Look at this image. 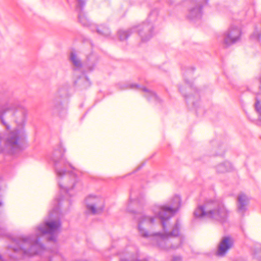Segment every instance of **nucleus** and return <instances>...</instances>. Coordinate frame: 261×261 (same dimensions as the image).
Masks as SVG:
<instances>
[{"label": "nucleus", "instance_id": "nucleus-1", "mask_svg": "<svg viewBox=\"0 0 261 261\" xmlns=\"http://www.w3.org/2000/svg\"><path fill=\"white\" fill-rule=\"evenodd\" d=\"M154 222V218L152 216L142 215L138 217V229L143 237L148 238L152 236L153 245L164 251L176 250L181 246L183 237L168 239L166 236H162L160 232L149 234L146 229L152 225Z\"/></svg>", "mask_w": 261, "mask_h": 261}, {"label": "nucleus", "instance_id": "nucleus-2", "mask_svg": "<svg viewBox=\"0 0 261 261\" xmlns=\"http://www.w3.org/2000/svg\"><path fill=\"white\" fill-rule=\"evenodd\" d=\"M28 115L27 108L20 101H14L9 104L0 106V121L7 130L11 129L9 122L13 121L17 127L23 128Z\"/></svg>", "mask_w": 261, "mask_h": 261}, {"label": "nucleus", "instance_id": "nucleus-3", "mask_svg": "<svg viewBox=\"0 0 261 261\" xmlns=\"http://www.w3.org/2000/svg\"><path fill=\"white\" fill-rule=\"evenodd\" d=\"M194 214L197 218H207L223 222L228 218L229 211L220 199H210L203 205L198 206Z\"/></svg>", "mask_w": 261, "mask_h": 261}, {"label": "nucleus", "instance_id": "nucleus-4", "mask_svg": "<svg viewBox=\"0 0 261 261\" xmlns=\"http://www.w3.org/2000/svg\"><path fill=\"white\" fill-rule=\"evenodd\" d=\"M24 137L23 128L10 130L4 139L0 133V155L15 154L22 150L21 143Z\"/></svg>", "mask_w": 261, "mask_h": 261}, {"label": "nucleus", "instance_id": "nucleus-5", "mask_svg": "<svg viewBox=\"0 0 261 261\" xmlns=\"http://www.w3.org/2000/svg\"><path fill=\"white\" fill-rule=\"evenodd\" d=\"M14 243L17 246L13 248L14 251H22L23 254L28 256L38 254L43 249L38 239H32L30 237H20Z\"/></svg>", "mask_w": 261, "mask_h": 261}, {"label": "nucleus", "instance_id": "nucleus-6", "mask_svg": "<svg viewBox=\"0 0 261 261\" xmlns=\"http://www.w3.org/2000/svg\"><path fill=\"white\" fill-rule=\"evenodd\" d=\"M180 197L176 195L171 200L170 205H155L153 207V212L161 220L164 230L165 221L169 220L178 210L180 206Z\"/></svg>", "mask_w": 261, "mask_h": 261}, {"label": "nucleus", "instance_id": "nucleus-7", "mask_svg": "<svg viewBox=\"0 0 261 261\" xmlns=\"http://www.w3.org/2000/svg\"><path fill=\"white\" fill-rule=\"evenodd\" d=\"M61 226L59 220L46 221L38 227V230L40 234H48L50 237L48 238L49 241H55L57 234Z\"/></svg>", "mask_w": 261, "mask_h": 261}, {"label": "nucleus", "instance_id": "nucleus-8", "mask_svg": "<svg viewBox=\"0 0 261 261\" xmlns=\"http://www.w3.org/2000/svg\"><path fill=\"white\" fill-rule=\"evenodd\" d=\"M87 208L93 214H99L104 208V199L100 197L89 196L86 199Z\"/></svg>", "mask_w": 261, "mask_h": 261}, {"label": "nucleus", "instance_id": "nucleus-9", "mask_svg": "<svg viewBox=\"0 0 261 261\" xmlns=\"http://www.w3.org/2000/svg\"><path fill=\"white\" fill-rule=\"evenodd\" d=\"M241 32L240 29L236 26L231 25L224 34V43L228 46L239 40Z\"/></svg>", "mask_w": 261, "mask_h": 261}, {"label": "nucleus", "instance_id": "nucleus-10", "mask_svg": "<svg viewBox=\"0 0 261 261\" xmlns=\"http://www.w3.org/2000/svg\"><path fill=\"white\" fill-rule=\"evenodd\" d=\"M233 241L231 238L225 237L220 241L216 252L217 256L223 257L225 255L228 251L232 248Z\"/></svg>", "mask_w": 261, "mask_h": 261}, {"label": "nucleus", "instance_id": "nucleus-11", "mask_svg": "<svg viewBox=\"0 0 261 261\" xmlns=\"http://www.w3.org/2000/svg\"><path fill=\"white\" fill-rule=\"evenodd\" d=\"M237 201L238 211L241 215H244L247 210V206L249 199L246 195L241 193L238 196Z\"/></svg>", "mask_w": 261, "mask_h": 261}, {"label": "nucleus", "instance_id": "nucleus-12", "mask_svg": "<svg viewBox=\"0 0 261 261\" xmlns=\"http://www.w3.org/2000/svg\"><path fill=\"white\" fill-rule=\"evenodd\" d=\"M59 184L61 189H64L66 191H68L74 187V180L70 179V177H66L63 181H59Z\"/></svg>", "mask_w": 261, "mask_h": 261}, {"label": "nucleus", "instance_id": "nucleus-13", "mask_svg": "<svg viewBox=\"0 0 261 261\" xmlns=\"http://www.w3.org/2000/svg\"><path fill=\"white\" fill-rule=\"evenodd\" d=\"M60 164H63L64 166L66 167L67 166H69L71 168H72L71 164L67 161H66L65 160H64L62 157L61 160V161L60 163H56L55 166L56 168V171L57 175L59 177H62L63 175H64L66 171L65 170H63L61 168V167H60Z\"/></svg>", "mask_w": 261, "mask_h": 261}, {"label": "nucleus", "instance_id": "nucleus-14", "mask_svg": "<svg viewBox=\"0 0 261 261\" xmlns=\"http://www.w3.org/2000/svg\"><path fill=\"white\" fill-rule=\"evenodd\" d=\"M179 225L177 223L174 226L172 231L170 232H165L164 234L161 233V234L163 236H166L168 237V239L172 238L183 237L179 233Z\"/></svg>", "mask_w": 261, "mask_h": 261}, {"label": "nucleus", "instance_id": "nucleus-15", "mask_svg": "<svg viewBox=\"0 0 261 261\" xmlns=\"http://www.w3.org/2000/svg\"><path fill=\"white\" fill-rule=\"evenodd\" d=\"M70 61L73 66L77 69H79L82 66V63L74 51H71L70 55Z\"/></svg>", "mask_w": 261, "mask_h": 261}, {"label": "nucleus", "instance_id": "nucleus-16", "mask_svg": "<svg viewBox=\"0 0 261 261\" xmlns=\"http://www.w3.org/2000/svg\"><path fill=\"white\" fill-rule=\"evenodd\" d=\"M96 32L98 34L106 37L109 36L110 34L109 28L103 24L98 25L96 27Z\"/></svg>", "mask_w": 261, "mask_h": 261}, {"label": "nucleus", "instance_id": "nucleus-17", "mask_svg": "<svg viewBox=\"0 0 261 261\" xmlns=\"http://www.w3.org/2000/svg\"><path fill=\"white\" fill-rule=\"evenodd\" d=\"M201 16V7L200 6L192 9L190 11L191 18H200Z\"/></svg>", "mask_w": 261, "mask_h": 261}, {"label": "nucleus", "instance_id": "nucleus-18", "mask_svg": "<svg viewBox=\"0 0 261 261\" xmlns=\"http://www.w3.org/2000/svg\"><path fill=\"white\" fill-rule=\"evenodd\" d=\"M79 19L80 22L85 26H88L90 24V21L84 13H80L79 15Z\"/></svg>", "mask_w": 261, "mask_h": 261}, {"label": "nucleus", "instance_id": "nucleus-19", "mask_svg": "<svg viewBox=\"0 0 261 261\" xmlns=\"http://www.w3.org/2000/svg\"><path fill=\"white\" fill-rule=\"evenodd\" d=\"M135 207L136 209V211L137 212H139V207L140 205L139 204V202L137 201H133L131 202V203L129 204L128 207V211L130 212L135 213L136 212V210H132V208Z\"/></svg>", "mask_w": 261, "mask_h": 261}, {"label": "nucleus", "instance_id": "nucleus-20", "mask_svg": "<svg viewBox=\"0 0 261 261\" xmlns=\"http://www.w3.org/2000/svg\"><path fill=\"white\" fill-rule=\"evenodd\" d=\"M119 38L120 40H124L126 39L128 36L129 35V33L128 31H119L118 32Z\"/></svg>", "mask_w": 261, "mask_h": 261}, {"label": "nucleus", "instance_id": "nucleus-21", "mask_svg": "<svg viewBox=\"0 0 261 261\" xmlns=\"http://www.w3.org/2000/svg\"><path fill=\"white\" fill-rule=\"evenodd\" d=\"M253 257L259 261H261V247L256 248L254 252Z\"/></svg>", "mask_w": 261, "mask_h": 261}, {"label": "nucleus", "instance_id": "nucleus-22", "mask_svg": "<svg viewBox=\"0 0 261 261\" xmlns=\"http://www.w3.org/2000/svg\"><path fill=\"white\" fill-rule=\"evenodd\" d=\"M217 170L219 172H224L227 171L224 164H221L219 165L217 168Z\"/></svg>", "mask_w": 261, "mask_h": 261}, {"label": "nucleus", "instance_id": "nucleus-23", "mask_svg": "<svg viewBox=\"0 0 261 261\" xmlns=\"http://www.w3.org/2000/svg\"><path fill=\"white\" fill-rule=\"evenodd\" d=\"M139 34H140V35L142 37V40L144 41H147V40L149 39L152 36L151 33H149V34L148 35L147 38L146 39V38H144V37L142 36V34L141 33H139Z\"/></svg>", "mask_w": 261, "mask_h": 261}, {"label": "nucleus", "instance_id": "nucleus-24", "mask_svg": "<svg viewBox=\"0 0 261 261\" xmlns=\"http://www.w3.org/2000/svg\"><path fill=\"white\" fill-rule=\"evenodd\" d=\"M142 90L148 94H150L152 96H155V94L151 91H150V90H149L148 89H146V88H143L142 89Z\"/></svg>", "mask_w": 261, "mask_h": 261}, {"label": "nucleus", "instance_id": "nucleus-25", "mask_svg": "<svg viewBox=\"0 0 261 261\" xmlns=\"http://www.w3.org/2000/svg\"><path fill=\"white\" fill-rule=\"evenodd\" d=\"M181 258L179 256H173L172 258V261H181Z\"/></svg>", "mask_w": 261, "mask_h": 261}, {"label": "nucleus", "instance_id": "nucleus-26", "mask_svg": "<svg viewBox=\"0 0 261 261\" xmlns=\"http://www.w3.org/2000/svg\"><path fill=\"white\" fill-rule=\"evenodd\" d=\"M78 2V5L79 7H82L84 4L85 2L84 0H77Z\"/></svg>", "mask_w": 261, "mask_h": 261}, {"label": "nucleus", "instance_id": "nucleus-27", "mask_svg": "<svg viewBox=\"0 0 261 261\" xmlns=\"http://www.w3.org/2000/svg\"><path fill=\"white\" fill-rule=\"evenodd\" d=\"M151 28V26L150 25H145L143 27V30L145 31H148Z\"/></svg>", "mask_w": 261, "mask_h": 261}, {"label": "nucleus", "instance_id": "nucleus-28", "mask_svg": "<svg viewBox=\"0 0 261 261\" xmlns=\"http://www.w3.org/2000/svg\"><path fill=\"white\" fill-rule=\"evenodd\" d=\"M0 259H1L2 261H3L2 257V256H1V255H0Z\"/></svg>", "mask_w": 261, "mask_h": 261}, {"label": "nucleus", "instance_id": "nucleus-29", "mask_svg": "<svg viewBox=\"0 0 261 261\" xmlns=\"http://www.w3.org/2000/svg\"><path fill=\"white\" fill-rule=\"evenodd\" d=\"M65 152V149H64V150H63V153H64Z\"/></svg>", "mask_w": 261, "mask_h": 261}, {"label": "nucleus", "instance_id": "nucleus-30", "mask_svg": "<svg viewBox=\"0 0 261 261\" xmlns=\"http://www.w3.org/2000/svg\"><path fill=\"white\" fill-rule=\"evenodd\" d=\"M260 82L261 83V77H260Z\"/></svg>", "mask_w": 261, "mask_h": 261}, {"label": "nucleus", "instance_id": "nucleus-31", "mask_svg": "<svg viewBox=\"0 0 261 261\" xmlns=\"http://www.w3.org/2000/svg\"><path fill=\"white\" fill-rule=\"evenodd\" d=\"M2 205V203L0 202V205Z\"/></svg>", "mask_w": 261, "mask_h": 261}]
</instances>
